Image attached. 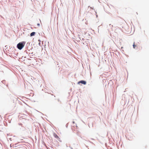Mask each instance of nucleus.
Masks as SVG:
<instances>
[{
    "label": "nucleus",
    "mask_w": 149,
    "mask_h": 149,
    "mask_svg": "<svg viewBox=\"0 0 149 149\" xmlns=\"http://www.w3.org/2000/svg\"><path fill=\"white\" fill-rule=\"evenodd\" d=\"M73 123H74V121H73Z\"/></svg>",
    "instance_id": "0eeeda50"
},
{
    "label": "nucleus",
    "mask_w": 149,
    "mask_h": 149,
    "mask_svg": "<svg viewBox=\"0 0 149 149\" xmlns=\"http://www.w3.org/2000/svg\"><path fill=\"white\" fill-rule=\"evenodd\" d=\"M53 135L59 141H60V138L55 133H54Z\"/></svg>",
    "instance_id": "f03ea898"
},
{
    "label": "nucleus",
    "mask_w": 149,
    "mask_h": 149,
    "mask_svg": "<svg viewBox=\"0 0 149 149\" xmlns=\"http://www.w3.org/2000/svg\"><path fill=\"white\" fill-rule=\"evenodd\" d=\"M37 25H38V26H40V24H37Z\"/></svg>",
    "instance_id": "423d86ee"
},
{
    "label": "nucleus",
    "mask_w": 149,
    "mask_h": 149,
    "mask_svg": "<svg viewBox=\"0 0 149 149\" xmlns=\"http://www.w3.org/2000/svg\"><path fill=\"white\" fill-rule=\"evenodd\" d=\"M81 83L85 85L86 84V82L85 81H81L79 82L78 83Z\"/></svg>",
    "instance_id": "7ed1b4c3"
},
{
    "label": "nucleus",
    "mask_w": 149,
    "mask_h": 149,
    "mask_svg": "<svg viewBox=\"0 0 149 149\" xmlns=\"http://www.w3.org/2000/svg\"><path fill=\"white\" fill-rule=\"evenodd\" d=\"M136 45L135 44V43H134V44L133 45V47L134 48H135V47H136Z\"/></svg>",
    "instance_id": "39448f33"
},
{
    "label": "nucleus",
    "mask_w": 149,
    "mask_h": 149,
    "mask_svg": "<svg viewBox=\"0 0 149 149\" xmlns=\"http://www.w3.org/2000/svg\"><path fill=\"white\" fill-rule=\"evenodd\" d=\"M36 33L35 32H32L30 34L31 36H32L35 35Z\"/></svg>",
    "instance_id": "20e7f679"
},
{
    "label": "nucleus",
    "mask_w": 149,
    "mask_h": 149,
    "mask_svg": "<svg viewBox=\"0 0 149 149\" xmlns=\"http://www.w3.org/2000/svg\"><path fill=\"white\" fill-rule=\"evenodd\" d=\"M25 42H20L17 45V48L19 50L21 49L24 46Z\"/></svg>",
    "instance_id": "f257e3e1"
}]
</instances>
